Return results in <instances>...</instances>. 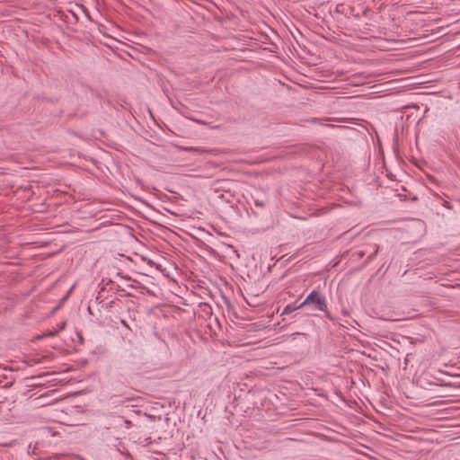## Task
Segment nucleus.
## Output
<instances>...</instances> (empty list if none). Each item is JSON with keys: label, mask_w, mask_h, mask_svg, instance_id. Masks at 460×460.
<instances>
[{"label": "nucleus", "mask_w": 460, "mask_h": 460, "mask_svg": "<svg viewBox=\"0 0 460 460\" xmlns=\"http://www.w3.org/2000/svg\"><path fill=\"white\" fill-rule=\"evenodd\" d=\"M303 306L313 305L315 310L327 313V301L325 296L316 289L312 290L302 302Z\"/></svg>", "instance_id": "f257e3e1"}, {"label": "nucleus", "mask_w": 460, "mask_h": 460, "mask_svg": "<svg viewBox=\"0 0 460 460\" xmlns=\"http://www.w3.org/2000/svg\"><path fill=\"white\" fill-rule=\"evenodd\" d=\"M304 307L303 305H302V302L301 303H297V302H294V303H290V304H288L282 310L281 312V315H284V314H289L293 312H295L296 310H298L300 308Z\"/></svg>", "instance_id": "f03ea898"}, {"label": "nucleus", "mask_w": 460, "mask_h": 460, "mask_svg": "<svg viewBox=\"0 0 460 460\" xmlns=\"http://www.w3.org/2000/svg\"><path fill=\"white\" fill-rule=\"evenodd\" d=\"M58 332V331L55 330L53 332H49L47 333H43L42 337H53L55 336L57 333Z\"/></svg>", "instance_id": "7ed1b4c3"}, {"label": "nucleus", "mask_w": 460, "mask_h": 460, "mask_svg": "<svg viewBox=\"0 0 460 460\" xmlns=\"http://www.w3.org/2000/svg\"><path fill=\"white\" fill-rule=\"evenodd\" d=\"M66 323L65 321L58 323L57 331L59 332V331L63 330L66 327Z\"/></svg>", "instance_id": "20e7f679"}, {"label": "nucleus", "mask_w": 460, "mask_h": 460, "mask_svg": "<svg viewBox=\"0 0 460 460\" xmlns=\"http://www.w3.org/2000/svg\"><path fill=\"white\" fill-rule=\"evenodd\" d=\"M120 323H121L124 327H126V328H129V327H128V323H127V322H126L125 320H120Z\"/></svg>", "instance_id": "39448f33"}, {"label": "nucleus", "mask_w": 460, "mask_h": 460, "mask_svg": "<svg viewBox=\"0 0 460 460\" xmlns=\"http://www.w3.org/2000/svg\"><path fill=\"white\" fill-rule=\"evenodd\" d=\"M255 206H257V207H263L264 204L262 202H260V201H255Z\"/></svg>", "instance_id": "423d86ee"}]
</instances>
